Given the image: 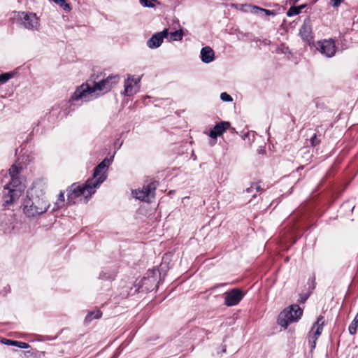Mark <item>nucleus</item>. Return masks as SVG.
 I'll use <instances>...</instances> for the list:
<instances>
[{
	"mask_svg": "<svg viewBox=\"0 0 358 358\" xmlns=\"http://www.w3.org/2000/svg\"><path fill=\"white\" fill-rule=\"evenodd\" d=\"M119 81L118 76H109L99 82H94L92 85L87 83H83L78 87L72 94L71 100L90 101L96 99L100 93L99 92H108Z\"/></svg>",
	"mask_w": 358,
	"mask_h": 358,
	"instance_id": "obj_1",
	"label": "nucleus"
},
{
	"mask_svg": "<svg viewBox=\"0 0 358 358\" xmlns=\"http://www.w3.org/2000/svg\"><path fill=\"white\" fill-rule=\"evenodd\" d=\"M106 180V176L102 174L96 180H87L85 185L83 187L73 184L68 189L67 203H75V199L80 196H84L87 200L93 193L94 189L101 184Z\"/></svg>",
	"mask_w": 358,
	"mask_h": 358,
	"instance_id": "obj_2",
	"label": "nucleus"
},
{
	"mask_svg": "<svg viewBox=\"0 0 358 358\" xmlns=\"http://www.w3.org/2000/svg\"><path fill=\"white\" fill-rule=\"evenodd\" d=\"M49 203L43 194L41 196H31L24 201L23 211L28 217H35L45 213Z\"/></svg>",
	"mask_w": 358,
	"mask_h": 358,
	"instance_id": "obj_3",
	"label": "nucleus"
},
{
	"mask_svg": "<svg viewBox=\"0 0 358 358\" xmlns=\"http://www.w3.org/2000/svg\"><path fill=\"white\" fill-rule=\"evenodd\" d=\"M24 189L25 185L18 177L10 178V182L4 186L3 194L4 205H10L19 199Z\"/></svg>",
	"mask_w": 358,
	"mask_h": 358,
	"instance_id": "obj_4",
	"label": "nucleus"
},
{
	"mask_svg": "<svg viewBox=\"0 0 358 358\" xmlns=\"http://www.w3.org/2000/svg\"><path fill=\"white\" fill-rule=\"evenodd\" d=\"M302 313L303 310L298 305H292L289 309H285L279 315L278 324L287 328L289 323L297 321L301 317Z\"/></svg>",
	"mask_w": 358,
	"mask_h": 358,
	"instance_id": "obj_5",
	"label": "nucleus"
},
{
	"mask_svg": "<svg viewBox=\"0 0 358 358\" xmlns=\"http://www.w3.org/2000/svg\"><path fill=\"white\" fill-rule=\"evenodd\" d=\"M156 188V182H152L146 186H143L141 189H139L132 191V194L138 200L150 202V199L155 196Z\"/></svg>",
	"mask_w": 358,
	"mask_h": 358,
	"instance_id": "obj_6",
	"label": "nucleus"
},
{
	"mask_svg": "<svg viewBox=\"0 0 358 358\" xmlns=\"http://www.w3.org/2000/svg\"><path fill=\"white\" fill-rule=\"evenodd\" d=\"M324 324V317L320 315L317 317L316 322L314 324L311 329L309 335V342L312 343V348H314L315 347L316 341L317 340L318 337L320 336L322 333Z\"/></svg>",
	"mask_w": 358,
	"mask_h": 358,
	"instance_id": "obj_7",
	"label": "nucleus"
},
{
	"mask_svg": "<svg viewBox=\"0 0 358 358\" xmlns=\"http://www.w3.org/2000/svg\"><path fill=\"white\" fill-rule=\"evenodd\" d=\"M19 17L26 29H35L38 27V17L34 13L22 12L19 15Z\"/></svg>",
	"mask_w": 358,
	"mask_h": 358,
	"instance_id": "obj_8",
	"label": "nucleus"
},
{
	"mask_svg": "<svg viewBox=\"0 0 358 358\" xmlns=\"http://www.w3.org/2000/svg\"><path fill=\"white\" fill-rule=\"evenodd\" d=\"M224 304L227 306H233L238 304L243 297L242 291L238 289H233L224 294Z\"/></svg>",
	"mask_w": 358,
	"mask_h": 358,
	"instance_id": "obj_9",
	"label": "nucleus"
},
{
	"mask_svg": "<svg viewBox=\"0 0 358 358\" xmlns=\"http://www.w3.org/2000/svg\"><path fill=\"white\" fill-rule=\"evenodd\" d=\"M140 79L135 80L133 76H129L124 81V92L126 96H132L135 94L139 90Z\"/></svg>",
	"mask_w": 358,
	"mask_h": 358,
	"instance_id": "obj_10",
	"label": "nucleus"
},
{
	"mask_svg": "<svg viewBox=\"0 0 358 358\" xmlns=\"http://www.w3.org/2000/svg\"><path fill=\"white\" fill-rule=\"evenodd\" d=\"M317 48L322 54L327 57H333L336 52L335 44L332 40H324L319 42Z\"/></svg>",
	"mask_w": 358,
	"mask_h": 358,
	"instance_id": "obj_11",
	"label": "nucleus"
},
{
	"mask_svg": "<svg viewBox=\"0 0 358 358\" xmlns=\"http://www.w3.org/2000/svg\"><path fill=\"white\" fill-rule=\"evenodd\" d=\"M168 30L164 29L162 31L154 34L147 42V45L150 48H157L161 45L164 38L168 36Z\"/></svg>",
	"mask_w": 358,
	"mask_h": 358,
	"instance_id": "obj_12",
	"label": "nucleus"
},
{
	"mask_svg": "<svg viewBox=\"0 0 358 358\" xmlns=\"http://www.w3.org/2000/svg\"><path fill=\"white\" fill-rule=\"evenodd\" d=\"M230 127L229 122H221L217 124L210 131L209 136L213 139H216L217 136L222 135Z\"/></svg>",
	"mask_w": 358,
	"mask_h": 358,
	"instance_id": "obj_13",
	"label": "nucleus"
},
{
	"mask_svg": "<svg viewBox=\"0 0 358 358\" xmlns=\"http://www.w3.org/2000/svg\"><path fill=\"white\" fill-rule=\"evenodd\" d=\"M110 164V160L108 158H105L98 166H96L93 177L90 180H96L102 174H103L106 177V175L104 172H102L103 170L108 167Z\"/></svg>",
	"mask_w": 358,
	"mask_h": 358,
	"instance_id": "obj_14",
	"label": "nucleus"
},
{
	"mask_svg": "<svg viewBox=\"0 0 358 358\" xmlns=\"http://www.w3.org/2000/svg\"><path fill=\"white\" fill-rule=\"evenodd\" d=\"M215 53L213 50L209 47L206 46L201 50V59L204 63H210L214 60Z\"/></svg>",
	"mask_w": 358,
	"mask_h": 358,
	"instance_id": "obj_15",
	"label": "nucleus"
},
{
	"mask_svg": "<svg viewBox=\"0 0 358 358\" xmlns=\"http://www.w3.org/2000/svg\"><path fill=\"white\" fill-rule=\"evenodd\" d=\"M300 34L303 39L307 41L311 38V30L308 24H304L300 29Z\"/></svg>",
	"mask_w": 358,
	"mask_h": 358,
	"instance_id": "obj_16",
	"label": "nucleus"
},
{
	"mask_svg": "<svg viewBox=\"0 0 358 358\" xmlns=\"http://www.w3.org/2000/svg\"><path fill=\"white\" fill-rule=\"evenodd\" d=\"M65 206V199H64V194L61 192L59 194L58 199L56 202L54 203L52 210H57Z\"/></svg>",
	"mask_w": 358,
	"mask_h": 358,
	"instance_id": "obj_17",
	"label": "nucleus"
},
{
	"mask_svg": "<svg viewBox=\"0 0 358 358\" xmlns=\"http://www.w3.org/2000/svg\"><path fill=\"white\" fill-rule=\"evenodd\" d=\"M101 313L100 310H95L90 312L85 317V320L87 322H90L93 319H99L101 317Z\"/></svg>",
	"mask_w": 358,
	"mask_h": 358,
	"instance_id": "obj_18",
	"label": "nucleus"
},
{
	"mask_svg": "<svg viewBox=\"0 0 358 358\" xmlns=\"http://www.w3.org/2000/svg\"><path fill=\"white\" fill-rule=\"evenodd\" d=\"M305 6H306L305 5H303V6H299V7L292 6L287 10V15L288 17H292V16L296 15H298V14H299L301 13V10L303 8H305Z\"/></svg>",
	"mask_w": 358,
	"mask_h": 358,
	"instance_id": "obj_19",
	"label": "nucleus"
},
{
	"mask_svg": "<svg viewBox=\"0 0 358 358\" xmlns=\"http://www.w3.org/2000/svg\"><path fill=\"white\" fill-rule=\"evenodd\" d=\"M358 327V316L357 315L355 317V319L352 320V322L350 323L348 327V330L350 334L354 335L357 332V329Z\"/></svg>",
	"mask_w": 358,
	"mask_h": 358,
	"instance_id": "obj_20",
	"label": "nucleus"
},
{
	"mask_svg": "<svg viewBox=\"0 0 358 358\" xmlns=\"http://www.w3.org/2000/svg\"><path fill=\"white\" fill-rule=\"evenodd\" d=\"M183 33L181 30L175 31L170 33L171 41H180L182 38Z\"/></svg>",
	"mask_w": 358,
	"mask_h": 358,
	"instance_id": "obj_21",
	"label": "nucleus"
},
{
	"mask_svg": "<svg viewBox=\"0 0 358 358\" xmlns=\"http://www.w3.org/2000/svg\"><path fill=\"white\" fill-rule=\"evenodd\" d=\"M14 76V73L12 72H8L5 73H2L0 75V83H5L10 79H11Z\"/></svg>",
	"mask_w": 358,
	"mask_h": 358,
	"instance_id": "obj_22",
	"label": "nucleus"
},
{
	"mask_svg": "<svg viewBox=\"0 0 358 358\" xmlns=\"http://www.w3.org/2000/svg\"><path fill=\"white\" fill-rule=\"evenodd\" d=\"M8 172L10 178L17 177V174L20 172V169L17 166L13 165L8 170Z\"/></svg>",
	"mask_w": 358,
	"mask_h": 358,
	"instance_id": "obj_23",
	"label": "nucleus"
},
{
	"mask_svg": "<svg viewBox=\"0 0 358 358\" xmlns=\"http://www.w3.org/2000/svg\"><path fill=\"white\" fill-rule=\"evenodd\" d=\"M261 11V12H264L266 13V15H275V13L273 11V10H266V9H264V8H261L258 6H254L253 7V12L254 13H256L257 11Z\"/></svg>",
	"mask_w": 358,
	"mask_h": 358,
	"instance_id": "obj_24",
	"label": "nucleus"
},
{
	"mask_svg": "<svg viewBox=\"0 0 358 358\" xmlns=\"http://www.w3.org/2000/svg\"><path fill=\"white\" fill-rule=\"evenodd\" d=\"M57 4L62 8L64 10L69 11L71 10L70 5L66 3L65 0H59Z\"/></svg>",
	"mask_w": 358,
	"mask_h": 358,
	"instance_id": "obj_25",
	"label": "nucleus"
},
{
	"mask_svg": "<svg viewBox=\"0 0 358 358\" xmlns=\"http://www.w3.org/2000/svg\"><path fill=\"white\" fill-rule=\"evenodd\" d=\"M220 99L223 101L229 102L232 101V97L226 92H222L220 94Z\"/></svg>",
	"mask_w": 358,
	"mask_h": 358,
	"instance_id": "obj_26",
	"label": "nucleus"
},
{
	"mask_svg": "<svg viewBox=\"0 0 358 358\" xmlns=\"http://www.w3.org/2000/svg\"><path fill=\"white\" fill-rule=\"evenodd\" d=\"M14 346H17L22 349H27L29 347V345L24 342L15 341Z\"/></svg>",
	"mask_w": 358,
	"mask_h": 358,
	"instance_id": "obj_27",
	"label": "nucleus"
},
{
	"mask_svg": "<svg viewBox=\"0 0 358 358\" xmlns=\"http://www.w3.org/2000/svg\"><path fill=\"white\" fill-rule=\"evenodd\" d=\"M310 143L313 146H315L320 143V141L317 139L315 134L310 138Z\"/></svg>",
	"mask_w": 358,
	"mask_h": 358,
	"instance_id": "obj_28",
	"label": "nucleus"
},
{
	"mask_svg": "<svg viewBox=\"0 0 358 358\" xmlns=\"http://www.w3.org/2000/svg\"><path fill=\"white\" fill-rule=\"evenodd\" d=\"M1 342L3 344L8 345H14L15 341H11L9 339L3 338L1 340Z\"/></svg>",
	"mask_w": 358,
	"mask_h": 358,
	"instance_id": "obj_29",
	"label": "nucleus"
},
{
	"mask_svg": "<svg viewBox=\"0 0 358 358\" xmlns=\"http://www.w3.org/2000/svg\"><path fill=\"white\" fill-rule=\"evenodd\" d=\"M344 0H331V5L334 7H338Z\"/></svg>",
	"mask_w": 358,
	"mask_h": 358,
	"instance_id": "obj_30",
	"label": "nucleus"
},
{
	"mask_svg": "<svg viewBox=\"0 0 358 358\" xmlns=\"http://www.w3.org/2000/svg\"><path fill=\"white\" fill-rule=\"evenodd\" d=\"M252 185L254 186V189H255L256 191L258 192L262 189L261 186L258 183L252 184Z\"/></svg>",
	"mask_w": 358,
	"mask_h": 358,
	"instance_id": "obj_31",
	"label": "nucleus"
},
{
	"mask_svg": "<svg viewBox=\"0 0 358 358\" xmlns=\"http://www.w3.org/2000/svg\"><path fill=\"white\" fill-rule=\"evenodd\" d=\"M254 190V186L253 185H252L250 187H248L247 189H246V192L248 193H252Z\"/></svg>",
	"mask_w": 358,
	"mask_h": 358,
	"instance_id": "obj_32",
	"label": "nucleus"
},
{
	"mask_svg": "<svg viewBox=\"0 0 358 358\" xmlns=\"http://www.w3.org/2000/svg\"><path fill=\"white\" fill-rule=\"evenodd\" d=\"M306 299H307V296L302 297L301 299V302H304Z\"/></svg>",
	"mask_w": 358,
	"mask_h": 358,
	"instance_id": "obj_33",
	"label": "nucleus"
},
{
	"mask_svg": "<svg viewBox=\"0 0 358 358\" xmlns=\"http://www.w3.org/2000/svg\"><path fill=\"white\" fill-rule=\"evenodd\" d=\"M290 1H292L293 3H296L299 0H289Z\"/></svg>",
	"mask_w": 358,
	"mask_h": 358,
	"instance_id": "obj_34",
	"label": "nucleus"
},
{
	"mask_svg": "<svg viewBox=\"0 0 358 358\" xmlns=\"http://www.w3.org/2000/svg\"><path fill=\"white\" fill-rule=\"evenodd\" d=\"M59 0H53V2L55 3L56 4L58 3Z\"/></svg>",
	"mask_w": 358,
	"mask_h": 358,
	"instance_id": "obj_35",
	"label": "nucleus"
},
{
	"mask_svg": "<svg viewBox=\"0 0 358 358\" xmlns=\"http://www.w3.org/2000/svg\"><path fill=\"white\" fill-rule=\"evenodd\" d=\"M357 316H358V313H357Z\"/></svg>",
	"mask_w": 358,
	"mask_h": 358,
	"instance_id": "obj_36",
	"label": "nucleus"
}]
</instances>
